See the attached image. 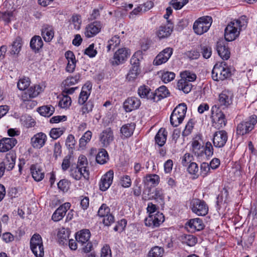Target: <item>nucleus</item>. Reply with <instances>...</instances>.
Here are the masks:
<instances>
[{
	"label": "nucleus",
	"instance_id": "f257e3e1",
	"mask_svg": "<svg viewBox=\"0 0 257 257\" xmlns=\"http://www.w3.org/2000/svg\"><path fill=\"white\" fill-rule=\"evenodd\" d=\"M92 84L90 81H87L82 87L80 93L79 95L78 103L79 105H82L81 108V112L82 115L91 112L94 107V104L92 101H87L91 93Z\"/></svg>",
	"mask_w": 257,
	"mask_h": 257
},
{
	"label": "nucleus",
	"instance_id": "f03ea898",
	"mask_svg": "<svg viewBox=\"0 0 257 257\" xmlns=\"http://www.w3.org/2000/svg\"><path fill=\"white\" fill-rule=\"evenodd\" d=\"M247 23L244 18L234 20L228 23L225 29V40L230 42L236 39L239 36L240 32L246 28Z\"/></svg>",
	"mask_w": 257,
	"mask_h": 257
},
{
	"label": "nucleus",
	"instance_id": "7ed1b4c3",
	"mask_svg": "<svg viewBox=\"0 0 257 257\" xmlns=\"http://www.w3.org/2000/svg\"><path fill=\"white\" fill-rule=\"evenodd\" d=\"M143 59V53L142 51H138L133 55L131 59L132 67L126 76L128 80H134L137 78L140 72V62Z\"/></svg>",
	"mask_w": 257,
	"mask_h": 257
},
{
	"label": "nucleus",
	"instance_id": "20e7f679",
	"mask_svg": "<svg viewBox=\"0 0 257 257\" xmlns=\"http://www.w3.org/2000/svg\"><path fill=\"white\" fill-rule=\"evenodd\" d=\"M187 105L185 103L178 104L174 109L170 116V123L174 127H177L183 121L186 113Z\"/></svg>",
	"mask_w": 257,
	"mask_h": 257
},
{
	"label": "nucleus",
	"instance_id": "39448f33",
	"mask_svg": "<svg viewBox=\"0 0 257 257\" xmlns=\"http://www.w3.org/2000/svg\"><path fill=\"white\" fill-rule=\"evenodd\" d=\"M30 249L36 257H43L44 247L42 237L39 234L35 233L31 238Z\"/></svg>",
	"mask_w": 257,
	"mask_h": 257
},
{
	"label": "nucleus",
	"instance_id": "423d86ee",
	"mask_svg": "<svg viewBox=\"0 0 257 257\" xmlns=\"http://www.w3.org/2000/svg\"><path fill=\"white\" fill-rule=\"evenodd\" d=\"M211 125L216 129H220L226 124L227 120L224 113L218 108L212 107L211 108Z\"/></svg>",
	"mask_w": 257,
	"mask_h": 257
},
{
	"label": "nucleus",
	"instance_id": "0eeeda50",
	"mask_svg": "<svg viewBox=\"0 0 257 257\" xmlns=\"http://www.w3.org/2000/svg\"><path fill=\"white\" fill-rule=\"evenodd\" d=\"M212 23V19L211 17H202L194 22L193 29L196 34L200 35L207 32Z\"/></svg>",
	"mask_w": 257,
	"mask_h": 257
},
{
	"label": "nucleus",
	"instance_id": "6e6552de",
	"mask_svg": "<svg viewBox=\"0 0 257 257\" xmlns=\"http://www.w3.org/2000/svg\"><path fill=\"white\" fill-rule=\"evenodd\" d=\"M257 122V116L255 115H251L246 121L239 123L236 128L237 135L243 136L249 133L252 131Z\"/></svg>",
	"mask_w": 257,
	"mask_h": 257
},
{
	"label": "nucleus",
	"instance_id": "1a4fd4ad",
	"mask_svg": "<svg viewBox=\"0 0 257 257\" xmlns=\"http://www.w3.org/2000/svg\"><path fill=\"white\" fill-rule=\"evenodd\" d=\"M131 54L130 49L123 47L119 48L114 53L111 63L113 66H117L125 62Z\"/></svg>",
	"mask_w": 257,
	"mask_h": 257
},
{
	"label": "nucleus",
	"instance_id": "9d476101",
	"mask_svg": "<svg viewBox=\"0 0 257 257\" xmlns=\"http://www.w3.org/2000/svg\"><path fill=\"white\" fill-rule=\"evenodd\" d=\"M190 208L192 211L198 216H205L208 211V207L206 203L199 199H193L190 203Z\"/></svg>",
	"mask_w": 257,
	"mask_h": 257
},
{
	"label": "nucleus",
	"instance_id": "9b49d317",
	"mask_svg": "<svg viewBox=\"0 0 257 257\" xmlns=\"http://www.w3.org/2000/svg\"><path fill=\"white\" fill-rule=\"evenodd\" d=\"M231 75L228 69L225 68L221 64H216L214 65L212 72L213 80H224Z\"/></svg>",
	"mask_w": 257,
	"mask_h": 257
},
{
	"label": "nucleus",
	"instance_id": "f8f14e48",
	"mask_svg": "<svg viewBox=\"0 0 257 257\" xmlns=\"http://www.w3.org/2000/svg\"><path fill=\"white\" fill-rule=\"evenodd\" d=\"M233 98V92L228 89H225L218 95V102L220 106L228 108L232 104Z\"/></svg>",
	"mask_w": 257,
	"mask_h": 257
},
{
	"label": "nucleus",
	"instance_id": "ddd939ff",
	"mask_svg": "<svg viewBox=\"0 0 257 257\" xmlns=\"http://www.w3.org/2000/svg\"><path fill=\"white\" fill-rule=\"evenodd\" d=\"M114 172L109 170L103 175L99 182V188L101 191H106L111 186L113 179Z\"/></svg>",
	"mask_w": 257,
	"mask_h": 257
},
{
	"label": "nucleus",
	"instance_id": "4468645a",
	"mask_svg": "<svg viewBox=\"0 0 257 257\" xmlns=\"http://www.w3.org/2000/svg\"><path fill=\"white\" fill-rule=\"evenodd\" d=\"M165 221V217L162 213L148 215L146 218V226L154 228L159 227Z\"/></svg>",
	"mask_w": 257,
	"mask_h": 257
},
{
	"label": "nucleus",
	"instance_id": "2eb2a0df",
	"mask_svg": "<svg viewBox=\"0 0 257 257\" xmlns=\"http://www.w3.org/2000/svg\"><path fill=\"white\" fill-rule=\"evenodd\" d=\"M173 52V49L171 47L164 49L157 55L154 60V65L158 66L167 62L172 55Z\"/></svg>",
	"mask_w": 257,
	"mask_h": 257
},
{
	"label": "nucleus",
	"instance_id": "dca6fc26",
	"mask_svg": "<svg viewBox=\"0 0 257 257\" xmlns=\"http://www.w3.org/2000/svg\"><path fill=\"white\" fill-rule=\"evenodd\" d=\"M47 141V135L43 132H40L31 138V144L34 148L40 149L45 145Z\"/></svg>",
	"mask_w": 257,
	"mask_h": 257
},
{
	"label": "nucleus",
	"instance_id": "f3484780",
	"mask_svg": "<svg viewBox=\"0 0 257 257\" xmlns=\"http://www.w3.org/2000/svg\"><path fill=\"white\" fill-rule=\"evenodd\" d=\"M228 139L227 133L223 130L216 132L213 134V144L216 148H222L225 145Z\"/></svg>",
	"mask_w": 257,
	"mask_h": 257
},
{
	"label": "nucleus",
	"instance_id": "a211bd4d",
	"mask_svg": "<svg viewBox=\"0 0 257 257\" xmlns=\"http://www.w3.org/2000/svg\"><path fill=\"white\" fill-rule=\"evenodd\" d=\"M71 206V205L69 202H65L60 205L53 213L52 219L55 222L62 219L66 215L67 211L70 208Z\"/></svg>",
	"mask_w": 257,
	"mask_h": 257
},
{
	"label": "nucleus",
	"instance_id": "6ab92c4d",
	"mask_svg": "<svg viewBox=\"0 0 257 257\" xmlns=\"http://www.w3.org/2000/svg\"><path fill=\"white\" fill-rule=\"evenodd\" d=\"M140 100L136 97H128L123 103V108L126 112H130L138 109L141 105Z\"/></svg>",
	"mask_w": 257,
	"mask_h": 257
},
{
	"label": "nucleus",
	"instance_id": "aec40b11",
	"mask_svg": "<svg viewBox=\"0 0 257 257\" xmlns=\"http://www.w3.org/2000/svg\"><path fill=\"white\" fill-rule=\"evenodd\" d=\"M70 175L75 180H79L82 177L88 180L89 178V171L85 169L83 170L77 166L72 167L70 170Z\"/></svg>",
	"mask_w": 257,
	"mask_h": 257
},
{
	"label": "nucleus",
	"instance_id": "412c9836",
	"mask_svg": "<svg viewBox=\"0 0 257 257\" xmlns=\"http://www.w3.org/2000/svg\"><path fill=\"white\" fill-rule=\"evenodd\" d=\"M18 143L14 138H3L0 139V152L6 153L11 150Z\"/></svg>",
	"mask_w": 257,
	"mask_h": 257
},
{
	"label": "nucleus",
	"instance_id": "4be33fe9",
	"mask_svg": "<svg viewBox=\"0 0 257 257\" xmlns=\"http://www.w3.org/2000/svg\"><path fill=\"white\" fill-rule=\"evenodd\" d=\"M186 228L190 232H195L202 230L204 224L201 219L195 218L190 219L185 224Z\"/></svg>",
	"mask_w": 257,
	"mask_h": 257
},
{
	"label": "nucleus",
	"instance_id": "5701e85b",
	"mask_svg": "<svg viewBox=\"0 0 257 257\" xmlns=\"http://www.w3.org/2000/svg\"><path fill=\"white\" fill-rule=\"evenodd\" d=\"M113 132L110 127L104 130L100 134L99 140L103 147H107L113 141Z\"/></svg>",
	"mask_w": 257,
	"mask_h": 257
},
{
	"label": "nucleus",
	"instance_id": "b1692460",
	"mask_svg": "<svg viewBox=\"0 0 257 257\" xmlns=\"http://www.w3.org/2000/svg\"><path fill=\"white\" fill-rule=\"evenodd\" d=\"M101 25L99 22H94L85 28V35L87 38H91L97 35L101 30Z\"/></svg>",
	"mask_w": 257,
	"mask_h": 257
},
{
	"label": "nucleus",
	"instance_id": "393cba45",
	"mask_svg": "<svg viewBox=\"0 0 257 257\" xmlns=\"http://www.w3.org/2000/svg\"><path fill=\"white\" fill-rule=\"evenodd\" d=\"M173 29V26L171 23L166 25H162L157 30L156 35L160 39L169 37L171 34Z\"/></svg>",
	"mask_w": 257,
	"mask_h": 257
},
{
	"label": "nucleus",
	"instance_id": "a878e982",
	"mask_svg": "<svg viewBox=\"0 0 257 257\" xmlns=\"http://www.w3.org/2000/svg\"><path fill=\"white\" fill-rule=\"evenodd\" d=\"M30 171L35 181L39 182L44 179L45 173L38 164H32L30 167Z\"/></svg>",
	"mask_w": 257,
	"mask_h": 257
},
{
	"label": "nucleus",
	"instance_id": "bb28decb",
	"mask_svg": "<svg viewBox=\"0 0 257 257\" xmlns=\"http://www.w3.org/2000/svg\"><path fill=\"white\" fill-rule=\"evenodd\" d=\"M41 35L46 42H51L54 36V30L52 26L44 25L41 29Z\"/></svg>",
	"mask_w": 257,
	"mask_h": 257
},
{
	"label": "nucleus",
	"instance_id": "cd10ccee",
	"mask_svg": "<svg viewBox=\"0 0 257 257\" xmlns=\"http://www.w3.org/2000/svg\"><path fill=\"white\" fill-rule=\"evenodd\" d=\"M216 50L218 55L222 59L227 60L230 57V51L223 41L217 42Z\"/></svg>",
	"mask_w": 257,
	"mask_h": 257
},
{
	"label": "nucleus",
	"instance_id": "c85d7f7f",
	"mask_svg": "<svg viewBox=\"0 0 257 257\" xmlns=\"http://www.w3.org/2000/svg\"><path fill=\"white\" fill-rule=\"evenodd\" d=\"M65 57L67 61L66 67V71L71 73L74 71L76 67V60L74 53L71 51H68L65 53Z\"/></svg>",
	"mask_w": 257,
	"mask_h": 257
},
{
	"label": "nucleus",
	"instance_id": "c756f323",
	"mask_svg": "<svg viewBox=\"0 0 257 257\" xmlns=\"http://www.w3.org/2000/svg\"><path fill=\"white\" fill-rule=\"evenodd\" d=\"M202 151L198 159L201 161L208 160L213 155L214 149L210 142L205 143V146H203Z\"/></svg>",
	"mask_w": 257,
	"mask_h": 257
},
{
	"label": "nucleus",
	"instance_id": "7c9ffc66",
	"mask_svg": "<svg viewBox=\"0 0 257 257\" xmlns=\"http://www.w3.org/2000/svg\"><path fill=\"white\" fill-rule=\"evenodd\" d=\"M135 128L136 124L134 122L123 124L120 130L121 138L122 139H125L131 137L133 135Z\"/></svg>",
	"mask_w": 257,
	"mask_h": 257
},
{
	"label": "nucleus",
	"instance_id": "2f4dec72",
	"mask_svg": "<svg viewBox=\"0 0 257 257\" xmlns=\"http://www.w3.org/2000/svg\"><path fill=\"white\" fill-rule=\"evenodd\" d=\"M16 159V154L14 152H10L6 155L3 163L5 164V167L7 171H11L15 167Z\"/></svg>",
	"mask_w": 257,
	"mask_h": 257
},
{
	"label": "nucleus",
	"instance_id": "473e14b6",
	"mask_svg": "<svg viewBox=\"0 0 257 257\" xmlns=\"http://www.w3.org/2000/svg\"><path fill=\"white\" fill-rule=\"evenodd\" d=\"M90 232L88 229H82L76 233V240L81 245L87 243L90 237Z\"/></svg>",
	"mask_w": 257,
	"mask_h": 257
},
{
	"label": "nucleus",
	"instance_id": "72a5a7b5",
	"mask_svg": "<svg viewBox=\"0 0 257 257\" xmlns=\"http://www.w3.org/2000/svg\"><path fill=\"white\" fill-rule=\"evenodd\" d=\"M191 150L194 155L199 159L203 148L200 137H195L191 142Z\"/></svg>",
	"mask_w": 257,
	"mask_h": 257
},
{
	"label": "nucleus",
	"instance_id": "f704fd0d",
	"mask_svg": "<svg viewBox=\"0 0 257 257\" xmlns=\"http://www.w3.org/2000/svg\"><path fill=\"white\" fill-rule=\"evenodd\" d=\"M43 87L39 85H33L29 86L26 91L23 94H26L29 98H35L37 97L42 91Z\"/></svg>",
	"mask_w": 257,
	"mask_h": 257
},
{
	"label": "nucleus",
	"instance_id": "c9c22d12",
	"mask_svg": "<svg viewBox=\"0 0 257 257\" xmlns=\"http://www.w3.org/2000/svg\"><path fill=\"white\" fill-rule=\"evenodd\" d=\"M30 47L35 52H38L43 46V42L40 36L33 37L30 41Z\"/></svg>",
	"mask_w": 257,
	"mask_h": 257
},
{
	"label": "nucleus",
	"instance_id": "e433bc0d",
	"mask_svg": "<svg viewBox=\"0 0 257 257\" xmlns=\"http://www.w3.org/2000/svg\"><path fill=\"white\" fill-rule=\"evenodd\" d=\"M167 132L164 128H161L155 137L156 143L159 146H163L166 143L167 137Z\"/></svg>",
	"mask_w": 257,
	"mask_h": 257
},
{
	"label": "nucleus",
	"instance_id": "4c0bfd02",
	"mask_svg": "<svg viewBox=\"0 0 257 257\" xmlns=\"http://www.w3.org/2000/svg\"><path fill=\"white\" fill-rule=\"evenodd\" d=\"M58 242L60 244L67 245L69 239L70 232L68 230L63 228L58 233Z\"/></svg>",
	"mask_w": 257,
	"mask_h": 257
},
{
	"label": "nucleus",
	"instance_id": "58836bf2",
	"mask_svg": "<svg viewBox=\"0 0 257 257\" xmlns=\"http://www.w3.org/2000/svg\"><path fill=\"white\" fill-rule=\"evenodd\" d=\"M23 45L22 39L20 37H17L11 45V54L12 55H18L21 51Z\"/></svg>",
	"mask_w": 257,
	"mask_h": 257
},
{
	"label": "nucleus",
	"instance_id": "ea45409f",
	"mask_svg": "<svg viewBox=\"0 0 257 257\" xmlns=\"http://www.w3.org/2000/svg\"><path fill=\"white\" fill-rule=\"evenodd\" d=\"M15 10H9L5 12H0V20L6 23H9L15 19Z\"/></svg>",
	"mask_w": 257,
	"mask_h": 257
},
{
	"label": "nucleus",
	"instance_id": "a19ab883",
	"mask_svg": "<svg viewBox=\"0 0 257 257\" xmlns=\"http://www.w3.org/2000/svg\"><path fill=\"white\" fill-rule=\"evenodd\" d=\"M58 106L63 109H67L69 108L72 103V100L71 97L68 95H60L59 97Z\"/></svg>",
	"mask_w": 257,
	"mask_h": 257
},
{
	"label": "nucleus",
	"instance_id": "79ce46f5",
	"mask_svg": "<svg viewBox=\"0 0 257 257\" xmlns=\"http://www.w3.org/2000/svg\"><path fill=\"white\" fill-rule=\"evenodd\" d=\"M37 111L42 116L49 117L51 116L55 111V108L51 105H44L37 108Z\"/></svg>",
	"mask_w": 257,
	"mask_h": 257
},
{
	"label": "nucleus",
	"instance_id": "37998d69",
	"mask_svg": "<svg viewBox=\"0 0 257 257\" xmlns=\"http://www.w3.org/2000/svg\"><path fill=\"white\" fill-rule=\"evenodd\" d=\"M121 38L118 35H114L107 42V51H110L111 50H114L118 47L120 44Z\"/></svg>",
	"mask_w": 257,
	"mask_h": 257
},
{
	"label": "nucleus",
	"instance_id": "c03bdc74",
	"mask_svg": "<svg viewBox=\"0 0 257 257\" xmlns=\"http://www.w3.org/2000/svg\"><path fill=\"white\" fill-rule=\"evenodd\" d=\"M109 160L107 152L104 149H101L96 156V161L100 165L105 164Z\"/></svg>",
	"mask_w": 257,
	"mask_h": 257
},
{
	"label": "nucleus",
	"instance_id": "a18cd8bd",
	"mask_svg": "<svg viewBox=\"0 0 257 257\" xmlns=\"http://www.w3.org/2000/svg\"><path fill=\"white\" fill-rule=\"evenodd\" d=\"M33 98H29L26 94H22L21 99L23 101V105L28 109H32L34 108L37 104V102L32 100Z\"/></svg>",
	"mask_w": 257,
	"mask_h": 257
},
{
	"label": "nucleus",
	"instance_id": "49530a36",
	"mask_svg": "<svg viewBox=\"0 0 257 257\" xmlns=\"http://www.w3.org/2000/svg\"><path fill=\"white\" fill-rule=\"evenodd\" d=\"M66 131L65 127H54L49 132V136L53 140L59 138Z\"/></svg>",
	"mask_w": 257,
	"mask_h": 257
},
{
	"label": "nucleus",
	"instance_id": "de8ad7c7",
	"mask_svg": "<svg viewBox=\"0 0 257 257\" xmlns=\"http://www.w3.org/2000/svg\"><path fill=\"white\" fill-rule=\"evenodd\" d=\"M160 182V177L156 174H150L146 176V185L151 187L157 186Z\"/></svg>",
	"mask_w": 257,
	"mask_h": 257
},
{
	"label": "nucleus",
	"instance_id": "09e8293b",
	"mask_svg": "<svg viewBox=\"0 0 257 257\" xmlns=\"http://www.w3.org/2000/svg\"><path fill=\"white\" fill-rule=\"evenodd\" d=\"M182 241L189 246H193L196 244L197 239L196 237L191 234H185L182 236Z\"/></svg>",
	"mask_w": 257,
	"mask_h": 257
},
{
	"label": "nucleus",
	"instance_id": "8fccbe9b",
	"mask_svg": "<svg viewBox=\"0 0 257 257\" xmlns=\"http://www.w3.org/2000/svg\"><path fill=\"white\" fill-rule=\"evenodd\" d=\"M190 81H178L177 88L182 91L185 93H188L192 88V85L190 83Z\"/></svg>",
	"mask_w": 257,
	"mask_h": 257
},
{
	"label": "nucleus",
	"instance_id": "3c124183",
	"mask_svg": "<svg viewBox=\"0 0 257 257\" xmlns=\"http://www.w3.org/2000/svg\"><path fill=\"white\" fill-rule=\"evenodd\" d=\"M92 133L90 131H86L79 139V146L80 148H84L92 138Z\"/></svg>",
	"mask_w": 257,
	"mask_h": 257
},
{
	"label": "nucleus",
	"instance_id": "603ef678",
	"mask_svg": "<svg viewBox=\"0 0 257 257\" xmlns=\"http://www.w3.org/2000/svg\"><path fill=\"white\" fill-rule=\"evenodd\" d=\"M164 253V248L155 246L151 248L148 253V257H162Z\"/></svg>",
	"mask_w": 257,
	"mask_h": 257
},
{
	"label": "nucleus",
	"instance_id": "864d4df0",
	"mask_svg": "<svg viewBox=\"0 0 257 257\" xmlns=\"http://www.w3.org/2000/svg\"><path fill=\"white\" fill-rule=\"evenodd\" d=\"M70 24L73 25L74 29L79 30L81 27L82 20L81 17L78 14H73L70 19Z\"/></svg>",
	"mask_w": 257,
	"mask_h": 257
},
{
	"label": "nucleus",
	"instance_id": "5fc2aeb1",
	"mask_svg": "<svg viewBox=\"0 0 257 257\" xmlns=\"http://www.w3.org/2000/svg\"><path fill=\"white\" fill-rule=\"evenodd\" d=\"M180 76V80H195L197 78L196 75L194 73L189 70L181 72Z\"/></svg>",
	"mask_w": 257,
	"mask_h": 257
},
{
	"label": "nucleus",
	"instance_id": "6e6d98bb",
	"mask_svg": "<svg viewBox=\"0 0 257 257\" xmlns=\"http://www.w3.org/2000/svg\"><path fill=\"white\" fill-rule=\"evenodd\" d=\"M156 91L158 97L159 98V100L168 97L170 94V92L168 89L165 86H160L157 89H156Z\"/></svg>",
	"mask_w": 257,
	"mask_h": 257
},
{
	"label": "nucleus",
	"instance_id": "4d7b16f0",
	"mask_svg": "<svg viewBox=\"0 0 257 257\" xmlns=\"http://www.w3.org/2000/svg\"><path fill=\"white\" fill-rule=\"evenodd\" d=\"M146 98H147L148 101L153 102L159 101V98L158 97L156 91L155 90V91H152L150 89H148L146 88Z\"/></svg>",
	"mask_w": 257,
	"mask_h": 257
},
{
	"label": "nucleus",
	"instance_id": "13d9d810",
	"mask_svg": "<svg viewBox=\"0 0 257 257\" xmlns=\"http://www.w3.org/2000/svg\"><path fill=\"white\" fill-rule=\"evenodd\" d=\"M151 189L148 190V195H150V198H154L155 199H162L163 198V192L161 189L156 188L151 193Z\"/></svg>",
	"mask_w": 257,
	"mask_h": 257
},
{
	"label": "nucleus",
	"instance_id": "bf43d9fd",
	"mask_svg": "<svg viewBox=\"0 0 257 257\" xmlns=\"http://www.w3.org/2000/svg\"><path fill=\"white\" fill-rule=\"evenodd\" d=\"M100 257H112V251L108 244H104L101 247Z\"/></svg>",
	"mask_w": 257,
	"mask_h": 257
},
{
	"label": "nucleus",
	"instance_id": "052dcab7",
	"mask_svg": "<svg viewBox=\"0 0 257 257\" xmlns=\"http://www.w3.org/2000/svg\"><path fill=\"white\" fill-rule=\"evenodd\" d=\"M110 213V208L106 204L103 203L98 210L97 215L100 217H103Z\"/></svg>",
	"mask_w": 257,
	"mask_h": 257
},
{
	"label": "nucleus",
	"instance_id": "680f3d73",
	"mask_svg": "<svg viewBox=\"0 0 257 257\" xmlns=\"http://www.w3.org/2000/svg\"><path fill=\"white\" fill-rule=\"evenodd\" d=\"M88 161L86 157L84 155H80L78 160L77 167L84 170H89L88 168Z\"/></svg>",
	"mask_w": 257,
	"mask_h": 257
},
{
	"label": "nucleus",
	"instance_id": "e2e57ef3",
	"mask_svg": "<svg viewBox=\"0 0 257 257\" xmlns=\"http://www.w3.org/2000/svg\"><path fill=\"white\" fill-rule=\"evenodd\" d=\"M162 80H173L175 77V74L169 71H160L158 73Z\"/></svg>",
	"mask_w": 257,
	"mask_h": 257
},
{
	"label": "nucleus",
	"instance_id": "0e129e2a",
	"mask_svg": "<svg viewBox=\"0 0 257 257\" xmlns=\"http://www.w3.org/2000/svg\"><path fill=\"white\" fill-rule=\"evenodd\" d=\"M127 220L125 219H122L117 222L116 224L113 227V230L116 232H121L125 230Z\"/></svg>",
	"mask_w": 257,
	"mask_h": 257
},
{
	"label": "nucleus",
	"instance_id": "69168bd1",
	"mask_svg": "<svg viewBox=\"0 0 257 257\" xmlns=\"http://www.w3.org/2000/svg\"><path fill=\"white\" fill-rule=\"evenodd\" d=\"M72 158V156L69 154L66 155L64 157L61 165L62 170L63 171H66L69 168L71 163V159Z\"/></svg>",
	"mask_w": 257,
	"mask_h": 257
},
{
	"label": "nucleus",
	"instance_id": "338daca9",
	"mask_svg": "<svg viewBox=\"0 0 257 257\" xmlns=\"http://www.w3.org/2000/svg\"><path fill=\"white\" fill-rule=\"evenodd\" d=\"M228 192L227 190H225L224 192H221V193L218 195L217 198V204L218 206L221 207V205L224 203H227V196H228Z\"/></svg>",
	"mask_w": 257,
	"mask_h": 257
},
{
	"label": "nucleus",
	"instance_id": "774afa93",
	"mask_svg": "<svg viewBox=\"0 0 257 257\" xmlns=\"http://www.w3.org/2000/svg\"><path fill=\"white\" fill-rule=\"evenodd\" d=\"M210 167L207 163H202L200 166V175L205 177L210 173Z\"/></svg>",
	"mask_w": 257,
	"mask_h": 257
}]
</instances>
